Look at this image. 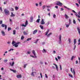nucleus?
<instances>
[{
    "label": "nucleus",
    "mask_w": 80,
    "mask_h": 80,
    "mask_svg": "<svg viewBox=\"0 0 80 80\" xmlns=\"http://www.w3.org/2000/svg\"><path fill=\"white\" fill-rule=\"evenodd\" d=\"M4 12L5 13V15H10V12L7 9H5Z\"/></svg>",
    "instance_id": "f257e3e1"
},
{
    "label": "nucleus",
    "mask_w": 80,
    "mask_h": 80,
    "mask_svg": "<svg viewBox=\"0 0 80 80\" xmlns=\"http://www.w3.org/2000/svg\"><path fill=\"white\" fill-rule=\"evenodd\" d=\"M32 53L33 54L34 56L32 55H30V56L31 57H32V58H37V56H36V53L34 50L32 51Z\"/></svg>",
    "instance_id": "f03ea898"
},
{
    "label": "nucleus",
    "mask_w": 80,
    "mask_h": 80,
    "mask_svg": "<svg viewBox=\"0 0 80 80\" xmlns=\"http://www.w3.org/2000/svg\"><path fill=\"white\" fill-rule=\"evenodd\" d=\"M56 5H58L60 7H62V5H63V4L60 1H57L56 3Z\"/></svg>",
    "instance_id": "7ed1b4c3"
},
{
    "label": "nucleus",
    "mask_w": 80,
    "mask_h": 80,
    "mask_svg": "<svg viewBox=\"0 0 80 80\" xmlns=\"http://www.w3.org/2000/svg\"><path fill=\"white\" fill-rule=\"evenodd\" d=\"M69 24H66V27L67 28H68V27H69V25L72 23V20H71V19H69Z\"/></svg>",
    "instance_id": "20e7f679"
},
{
    "label": "nucleus",
    "mask_w": 80,
    "mask_h": 80,
    "mask_svg": "<svg viewBox=\"0 0 80 80\" xmlns=\"http://www.w3.org/2000/svg\"><path fill=\"white\" fill-rule=\"evenodd\" d=\"M59 40L58 43L59 44H61L62 43V35H61L59 36Z\"/></svg>",
    "instance_id": "39448f33"
},
{
    "label": "nucleus",
    "mask_w": 80,
    "mask_h": 80,
    "mask_svg": "<svg viewBox=\"0 0 80 80\" xmlns=\"http://www.w3.org/2000/svg\"><path fill=\"white\" fill-rule=\"evenodd\" d=\"M20 42H16L15 44H14L13 45V46H14L15 47H18V44H20Z\"/></svg>",
    "instance_id": "423d86ee"
},
{
    "label": "nucleus",
    "mask_w": 80,
    "mask_h": 80,
    "mask_svg": "<svg viewBox=\"0 0 80 80\" xmlns=\"http://www.w3.org/2000/svg\"><path fill=\"white\" fill-rule=\"evenodd\" d=\"M1 27H2V28H4V27H5V30H7V26L6 25H5V24H2Z\"/></svg>",
    "instance_id": "0eeeda50"
},
{
    "label": "nucleus",
    "mask_w": 80,
    "mask_h": 80,
    "mask_svg": "<svg viewBox=\"0 0 80 80\" xmlns=\"http://www.w3.org/2000/svg\"><path fill=\"white\" fill-rule=\"evenodd\" d=\"M71 71L72 73H73V75H74V76H75V69H73V70H72V68H71Z\"/></svg>",
    "instance_id": "6e6552de"
},
{
    "label": "nucleus",
    "mask_w": 80,
    "mask_h": 80,
    "mask_svg": "<svg viewBox=\"0 0 80 80\" xmlns=\"http://www.w3.org/2000/svg\"><path fill=\"white\" fill-rule=\"evenodd\" d=\"M41 24V25H44V24H45V22H44V19H42Z\"/></svg>",
    "instance_id": "1a4fd4ad"
},
{
    "label": "nucleus",
    "mask_w": 80,
    "mask_h": 80,
    "mask_svg": "<svg viewBox=\"0 0 80 80\" xmlns=\"http://www.w3.org/2000/svg\"><path fill=\"white\" fill-rule=\"evenodd\" d=\"M1 33L2 36H5V32L3 31H1Z\"/></svg>",
    "instance_id": "9d476101"
},
{
    "label": "nucleus",
    "mask_w": 80,
    "mask_h": 80,
    "mask_svg": "<svg viewBox=\"0 0 80 80\" xmlns=\"http://www.w3.org/2000/svg\"><path fill=\"white\" fill-rule=\"evenodd\" d=\"M38 31V30L37 29L35 30L34 31L32 32V34H33V35H35V33H37Z\"/></svg>",
    "instance_id": "9b49d317"
},
{
    "label": "nucleus",
    "mask_w": 80,
    "mask_h": 80,
    "mask_svg": "<svg viewBox=\"0 0 80 80\" xmlns=\"http://www.w3.org/2000/svg\"><path fill=\"white\" fill-rule=\"evenodd\" d=\"M9 63L10 65L11 66V67H13V65H14V63H15L14 62H13L12 63V62H10Z\"/></svg>",
    "instance_id": "f8f14e48"
},
{
    "label": "nucleus",
    "mask_w": 80,
    "mask_h": 80,
    "mask_svg": "<svg viewBox=\"0 0 80 80\" xmlns=\"http://www.w3.org/2000/svg\"><path fill=\"white\" fill-rule=\"evenodd\" d=\"M53 65H55L57 71H58V66H57V65L55 63H53Z\"/></svg>",
    "instance_id": "ddd939ff"
},
{
    "label": "nucleus",
    "mask_w": 80,
    "mask_h": 80,
    "mask_svg": "<svg viewBox=\"0 0 80 80\" xmlns=\"http://www.w3.org/2000/svg\"><path fill=\"white\" fill-rule=\"evenodd\" d=\"M17 77L18 78H22V75H17Z\"/></svg>",
    "instance_id": "4468645a"
},
{
    "label": "nucleus",
    "mask_w": 80,
    "mask_h": 80,
    "mask_svg": "<svg viewBox=\"0 0 80 80\" xmlns=\"http://www.w3.org/2000/svg\"><path fill=\"white\" fill-rule=\"evenodd\" d=\"M36 73V72H33V70H32V72L31 74V75L34 76V73Z\"/></svg>",
    "instance_id": "2eb2a0df"
},
{
    "label": "nucleus",
    "mask_w": 80,
    "mask_h": 80,
    "mask_svg": "<svg viewBox=\"0 0 80 80\" xmlns=\"http://www.w3.org/2000/svg\"><path fill=\"white\" fill-rule=\"evenodd\" d=\"M33 17L32 16L30 18V22H33Z\"/></svg>",
    "instance_id": "dca6fc26"
},
{
    "label": "nucleus",
    "mask_w": 80,
    "mask_h": 80,
    "mask_svg": "<svg viewBox=\"0 0 80 80\" xmlns=\"http://www.w3.org/2000/svg\"><path fill=\"white\" fill-rule=\"evenodd\" d=\"M49 30L48 29L47 31L45 33V35L46 36H47L48 35V32H49Z\"/></svg>",
    "instance_id": "f3484780"
},
{
    "label": "nucleus",
    "mask_w": 80,
    "mask_h": 80,
    "mask_svg": "<svg viewBox=\"0 0 80 80\" xmlns=\"http://www.w3.org/2000/svg\"><path fill=\"white\" fill-rule=\"evenodd\" d=\"M10 71H12L14 73H17V71L16 70H13L12 69H10Z\"/></svg>",
    "instance_id": "a211bd4d"
},
{
    "label": "nucleus",
    "mask_w": 80,
    "mask_h": 80,
    "mask_svg": "<svg viewBox=\"0 0 80 80\" xmlns=\"http://www.w3.org/2000/svg\"><path fill=\"white\" fill-rule=\"evenodd\" d=\"M64 8H66L67 10H72V9H71V8H68L67 7L65 6H64Z\"/></svg>",
    "instance_id": "6ab92c4d"
},
{
    "label": "nucleus",
    "mask_w": 80,
    "mask_h": 80,
    "mask_svg": "<svg viewBox=\"0 0 80 80\" xmlns=\"http://www.w3.org/2000/svg\"><path fill=\"white\" fill-rule=\"evenodd\" d=\"M65 17L66 19H67V18H69V17L66 14H65Z\"/></svg>",
    "instance_id": "aec40b11"
},
{
    "label": "nucleus",
    "mask_w": 80,
    "mask_h": 80,
    "mask_svg": "<svg viewBox=\"0 0 80 80\" xmlns=\"http://www.w3.org/2000/svg\"><path fill=\"white\" fill-rule=\"evenodd\" d=\"M23 35H27L28 34V33H27V32H26V31H24L23 32Z\"/></svg>",
    "instance_id": "412c9836"
},
{
    "label": "nucleus",
    "mask_w": 80,
    "mask_h": 80,
    "mask_svg": "<svg viewBox=\"0 0 80 80\" xmlns=\"http://www.w3.org/2000/svg\"><path fill=\"white\" fill-rule=\"evenodd\" d=\"M76 43H77V39H75L74 40V45H75L76 44Z\"/></svg>",
    "instance_id": "4be33fe9"
},
{
    "label": "nucleus",
    "mask_w": 80,
    "mask_h": 80,
    "mask_svg": "<svg viewBox=\"0 0 80 80\" xmlns=\"http://www.w3.org/2000/svg\"><path fill=\"white\" fill-rule=\"evenodd\" d=\"M77 30L78 31V32L80 35V29L79 28H77Z\"/></svg>",
    "instance_id": "5701e85b"
},
{
    "label": "nucleus",
    "mask_w": 80,
    "mask_h": 80,
    "mask_svg": "<svg viewBox=\"0 0 80 80\" xmlns=\"http://www.w3.org/2000/svg\"><path fill=\"white\" fill-rule=\"evenodd\" d=\"M52 34V32L50 33H49L48 34V35H47V37H50V35H51Z\"/></svg>",
    "instance_id": "b1692460"
},
{
    "label": "nucleus",
    "mask_w": 80,
    "mask_h": 80,
    "mask_svg": "<svg viewBox=\"0 0 80 80\" xmlns=\"http://www.w3.org/2000/svg\"><path fill=\"white\" fill-rule=\"evenodd\" d=\"M39 27L41 28V29L42 30H43V26L42 25H40L39 26Z\"/></svg>",
    "instance_id": "393cba45"
},
{
    "label": "nucleus",
    "mask_w": 80,
    "mask_h": 80,
    "mask_svg": "<svg viewBox=\"0 0 80 80\" xmlns=\"http://www.w3.org/2000/svg\"><path fill=\"white\" fill-rule=\"evenodd\" d=\"M40 19H38L36 21V22L37 23H39L40 22Z\"/></svg>",
    "instance_id": "a878e982"
},
{
    "label": "nucleus",
    "mask_w": 80,
    "mask_h": 80,
    "mask_svg": "<svg viewBox=\"0 0 80 80\" xmlns=\"http://www.w3.org/2000/svg\"><path fill=\"white\" fill-rule=\"evenodd\" d=\"M68 41H69V44H70V43H71V42H72L71 41V39H70V38H69Z\"/></svg>",
    "instance_id": "bb28decb"
},
{
    "label": "nucleus",
    "mask_w": 80,
    "mask_h": 80,
    "mask_svg": "<svg viewBox=\"0 0 80 80\" xmlns=\"http://www.w3.org/2000/svg\"><path fill=\"white\" fill-rule=\"evenodd\" d=\"M38 40H39V39H37L36 40V41L35 42H34V43H36V44H37V42H38Z\"/></svg>",
    "instance_id": "cd10ccee"
},
{
    "label": "nucleus",
    "mask_w": 80,
    "mask_h": 80,
    "mask_svg": "<svg viewBox=\"0 0 80 80\" xmlns=\"http://www.w3.org/2000/svg\"><path fill=\"white\" fill-rule=\"evenodd\" d=\"M15 14L13 13V12H11V17H15Z\"/></svg>",
    "instance_id": "c85d7f7f"
},
{
    "label": "nucleus",
    "mask_w": 80,
    "mask_h": 80,
    "mask_svg": "<svg viewBox=\"0 0 80 80\" xmlns=\"http://www.w3.org/2000/svg\"><path fill=\"white\" fill-rule=\"evenodd\" d=\"M43 53H46L47 52V51L44 49H43V51H42Z\"/></svg>",
    "instance_id": "c756f323"
},
{
    "label": "nucleus",
    "mask_w": 80,
    "mask_h": 80,
    "mask_svg": "<svg viewBox=\"0 0 80 80\" xmlns=\"http://www.w3.org/2000/svg\"><path fill=\"white\" fill-rule=\"evenodd\" d=\"M75 15H76V16L77 17H78V18H80V16L79 15L77 14H75Z\"/></svg>",
    "instance_id": "7c9ffc66"
},
{
    "label": "nucleus",
    "mask_w": 80,
    "mask_h": 80,
    "mask_svg": "<svg viewBox=\"0 0 80 80\" xmlns=\"http://www.w3.org/2000/svg\"><path fill=\"white\" fill-rule=\"evenodd\" d=\"M75 58V57L74 56H72L71 59V60H73V58Z\"/></svg>",
    "instance_id": "2f4dec72"
},
{
    "label": "nucleus",
    "mask_w": 80,
    "mask_h": 80,
    "mask_svg": "<svg viewBox=\"0 0 80 80\" xmlns=\"http://www.w3.org/2000/svg\"><path fill=\"white\" fill-rule=\"evenodd\" d=\"M27 24H28V21L26 20L25 22V25L26 26L27 25Z\"/></svg>",
    "instance_id": "473e14b6"
},
{
    "label": "nucleus",
    "mask_w": 80,
    "mask_h": 80,
    "mask_svg": "<svg viewBox=\"0 0 80 80\" xmlns=\"http://www.w3.org/2000/svg\"><path fill=\"white\" fill-rule=\"evenodd\" d=\"M32 40V38H28L27 40V41H28H28H29V40Z\"/></svg>",
    "instance_id": "72a5a7b5"
},
{
    "label": "nucleus",
    "mask_w": 80,
    "mask_h": 80,
    "mask_svg": "<svg viewBox=\"0 0 80 80\" xmlns=\"http://www.w3.org/2000/svg\"><path fill=\"white\" fill-rule=\"evenodd\" d=\"M15 43H16V42H15V41H12V45H14V44H15Z\"/></svg>",
    "instance_id": "f704fd0d"
},
{
    "label": "nucleus",
    "mask_w": 80,
    "mask_h": 80,
    "mask_svg": "<svg viewBox=\"0 0 80 80\" xmlns=\"http://www.w3.org/2000/svg\"><path fill=\"white\" fill-rule=\"evenodd\" d=\"M3 61L5 63H7V62H8V60L7 59H5L3 60Z\"/></svg>",
    "instance_id": "c9c22d12"
},
{
    "label": "nucleus",
    "mask_w": 80,
    "mask_h": 80,
    "mask_svg": "<svg viewBox=\"0 0 80 80\" xmlns=\"http://www.w3.org/2000/svg\"><path fill=\"white\" fill-rule=\"evenodd\" d=\"M15 9L16 10H18V7H15Z\"/></svg>",
    "instance_id": "e433bc0d"
},
{
    "label": "nucleus",
    "mask_w": 80,
    "mask_h": 80,
    "mask_svg": "<svg viewBox=\"0 0 80 80\" xmlns=\"http://www.w3.org/2000/svg\"><path fill=\"white\" fill-rule=\"evenodd\" d=\"M15 33H16V31L13 30V35H15Z\"/></svg>",
    "instance_id": "4c0bfd02"
},
{
    "label": "nucleus",
    "mask_w": 80,
    "mask_h": 80,
    "mask_svg": "<svg viewBox=\"0 0 80 80\" xmlns=\"http://www.w3.org/2000/svg\"><path fill=\"white\" fill-rule=\"evenodd\" d=\"M73 22L74 24H75V23H76V21L75 19H73Z\"/></svg>",
    "instance_id": "58836bf2"
},
{
    "label": "nucleus",
    "mask_w": 80,
    "mask_h": 80,
    "mask_svg": "<svg viewBox=\"0 0 80 80\" xmlns=\"http://www.w3.org/2000/svg\"><path fill=\"white\" fill-rule=\"evenodd\" d=\"M59 66H60V70H62V66L60 64L59 65Z\"/></svg>",
    "instance_id": "ea45409f"
},
{
    "label": "nucleus",
    "mask_w": 80,
    "mask_h": 80,
    "mask_svg": "<svg viewBox=\"0 0 80 80\" xmlns=\"http://www.w3.org/2000/svg\"><path fill=\"white\" fill-rule=\"evenodd\" d=\"M24 38H25V37H23V36H22L21 38V40H23Z\"/></svg>",
    "instance_id": "a19ab883"
},
{
    "label": "nucleus",
    "mask_w": 80,
    "mask_h": 80,
    "mask_svg": "<svg viewBox=\"0 0 80 80\" xmlns=\"http://www.w3.org/2000/svg\"><path fill=\"white\" fill-rule=\"evenodd\" d=\"M49 24H50V22H48V23L46 24V25H47V26H48Z\"/></svg>",
    "instance_id": "79ce46f5"
},
{
    "label": "nucleus",
    "mask_w": 80,
    "mask_h": 80,
    "mask_svg": "<svg viewBox=\"0 0 80 80\" xmlns=\"http://www.w3.org/2000/svg\"><path fill=\"white\" fill-rule=\"evenodd\" d=\"M10 11H12V12H13V11L14 10V9H13V8H11V9H10Z\"/></svg>",
    "instance_id": "37998d69"
},
{
    "label": "nucleus",
    "mask_w": 80,
    "mask_h": 80,
    "mask_svg": "<svg viewBox=\"0 0 80 80\" xmlns=\"http://www.w3.org/2000/svg\"><path fill=\"white\" fill-rule=\"evenodd\" d=\"M69 77H70L71 78H73V76L72 75H71V74H69Z\"/></svg>",
    "instance_id": "c03bdc74"
},
{
    "label": "nucleus",
    "mask_w": 80,
    "mask_h": 80,
    "mask_svg": "<svg viewBox=\"0 0 80 80\" xmlns=\"http://www.w3.org/2000/svg\"><path fill=\"white\" fill-rule=\"evenodd\" d=\"M27 64H24V68H26V66H27Z\"/></svg>",
    "instance_id": "a18cd8bd"
},
{
    "label": "nucleus",
    "mask_w": 80,
    "mask_h": 80,
    "mask_svg": "<svg viewBox=\"0 0 80 80\" xmlns=\"http://www.w3.org/2000/svg\"><path fill=\"white\" fill-rule=\"evenodd\" d=\"M21 26L22 27H26V26L23 24H22Z\"/></svg>",
    "instance_id": "49530a36"
},
{
    "label": "nucleus",
    "mask_w": 80,
    "mask_h": 80,
    "mask_svg": "<svg viewBox=\"0 0 80 80\" xmlns=\"http://www.w3.org/2000/svg\"><path fill=\"white\" fill-rule=\"evenodd\" d=\"M78 42H79L78 44V45H79L80 44V38H79V39L78 40Z\"/></svg>",
    "instance_id": "de8ad7c7"
},
{
    "label": "nucleus",
    "mask_w": 80,
    "mask_h": 80,
    "mask_svg": "<svg viewBox=\"0 0 80 80\" xmlns=\"http://www.w3.org/2000/svg\"><path fill=\"white\" fill-rule=\"evenodd\" d=\"M12 30V28H8V31H10V30Z\"/></svg>",
    "instance_id": "09e8293b"
},
{
    "label": "nucleus",
    "mask_w": 80,
    "mask_h": 80,
    "mask_svg": "<svg viewBox=\"0 0 80 80\" xmlns=\"http://www.w3.org/2000/svg\"><path fill=\"white\" fill-rule=\"evenodd\" d=\"M13 49H10L9 51H8V52H10L11 51H13Z\"/></svg>",
    "instance_id": "8fccbe9b"
},
{
    "label": "nucleus",
    "mask_w": 80,
    "mask_h": 80,
    "mask_svg": "<svg viewBox=\"0 0 80 80\" xmlns=\"http://www.w3.org/2000/svg\"><path fill=\"white\" fill-rule=\"evenodd\" d=\"M58 60H60V58H61V57L59 56H58Z\"/></svg>",
    "instance_id": "3c124183"
},
{
    "label": "nucleus",
    "mask_w": 80,
    "mask_h": 80,
    "mask_svg": "<svg viewBox=\"0 0 80 80\" xmlns=\"http://www.w3.org/2000/svg\"><path fill=\"white\" fill-rule=\"evenodd\" d=\"M72 12H73V13H77V12H75V11L73 10H72Z\"/></svg>",
    "instance_id": "603ef678"
},
{
    "label": "nucleus",
    "mask_w": 80,
    "mask_h": 80,
    "mask_svg": "<svg viewBox=\"0 0 80 80\" xmlns=\"http://www.w3.org/2000/svg\"><path fill=\"white\" fill-rule=\"evenodd\" d=\"M74 45V50H75V48H76V45L75 44V45Z\"/></svg>",
    "instance_id": "864d4df0"
},
{
    "label": "nucleus",
    "mask_w": 80,
    "mask_h": 80,
    "mask_svg": "<svg viewBox=\"0 0 80 80\" xmlns=\"http://www.w3.org/2000/svg\"><path fill=\"white\" fill-rule=\"evenodd\" d=\"M3 23V21L2 20L0 21V24H2V23Z\"/></svg>",
    "instance_id": "5fc2aeb1"
},
{
    "label": "nucleus",
    "mask_w": 80,
    "mask_h": 80,
    "mask_svg": "<svg viewBox=\"0 0 80 80\" xmlns=\"http://www.w3.org/2000/svg\"><path fill=\"white\" fill-rule=\"evenodd\" d=\"M53 18H56V15L55 14H53Z\"/></svg>",
    "instance_id": "6e6d98bb"
},
{
    "label": "nucleus",
    "mask_w": 80,
    "mask_h": 80,
    "mask_svg": "<svg viewBox=\"0 0 80 80\" xmlns=\"http://www.w3.org/2000/svg\"><path fill=\"white\" fill-rule=\"evenodd\" d=\"M46 7L48 8H50V6H46Z\"/></svg>",
    "instance_id": "4d7b16f0"
},
{
    "label": "nucleus",
    "mask_w": 80,
    "mask_h": 80,
    "mask_svg": "<svg viewBox=\"0 0 80 80\" xmlns=\"http://www.w3.org/2000/svg\"><path fill=\"white\" fill-rule=\"evenodd\" d=\"M46 6L45 5H44L43 6H42V8L43 9H44L45 8V7Z\"/></svg>",
    "instance_id": "13d9d810"
},
{
    "label": "nucleus",
    "mask_w": 80,
    "mask_h": 80,
    "mask_svg": "<svg viewBox=\"0 0 80 80\" xmlns=\"http://www.w3.org/2000/svg\"><path fill=\"white\" fill-rule=\"evenodd\" d=\"M7 3V1H6L4 2V5H5V4H6Z\"/></svg>",
    "instance_id": "bf43d9fd"
},
{
    "label": "nucleus",
    "mask_w": 80,
    "mask_h": 80,
    "mask_svg": "<svg viewBox=\"0 0 80 80\" xmlns=\"http://www.w3.org/2000/svg\"><path fill=\"white\" fill-rule=\"evenodd\" d=\"M76 5H77V6L78 7H79V5H78V3H76Z\"/></svg>",
    "instance_id": "052dcab7"
},
{
    "label": "nucleus",
    "mask_w": 80,
    "mask_h": 80,
    "mask_svg": "<svg viewBox=\"0 0 80 80\" xmlns=\"http://www.w3.org/2000/svg\"><path fill=\"white\" fill-rule=\"evenodd\" d=\"M45 42H42V45H45Z\"/></svg>",
    "instance_id": "680f3d73"
},
{
    "label": "nucleus",
    "mask_w": 80,
    "mask_h": 80,
    "mask_svg": "<svg viewBox=\"0 0 80 80\" xmlns=\"http://www.w3.org/2000/svg\"><path fill=\"white\" fill-rule=\"evenodd\" d=\"M16 30H19V28H18V27H17L16 28Z\"/></svg>",
    "instance_id": "e2e57ef3"
},
{
    "label": "nucleus",
    "mask_w": 80,
    "mask_h": 80,
    "mask_svg": "<svg viewBox=\"0 0 80 80\" xmlns=\"http://www.w3.org/2000/svg\"><path fill=\"white\" fill-rule=\"evenodd\" d=\"M55 8H57L58 9V6H55Z\"/></svg>",
    "instance_id": "0e129e2a"
},
{
    "label": "nucleus",
    "mask_w": 80,
    "mask_h": 80,
    "mask_svg": "<svg viewBox=\"0 0 80 80\" xmlns=\"http://www.w3.org/2000/svg\"><path fill=\"white\" fill-rule=\"evenodd\" d=\"M30 53L31 52L30 51H28L27 52V53H28V54H30Z\"/></svg>",
    "instance_id": "69168bd1"
},
{
    "label": "nucleus",
    "mask_w": 80,
    "mask_h": 80,
    "mask_svg": "<svg viewBox=\"0 0 80 80\" xmlns=\"http://www.w3.org/2000/svg\"><path fill=\"white\" fill-rule=\"evenodd\" d=\"M61 11H63V8H61Z\"/></svg>",
    "instance_id": "338daca9"
},
{
    "label": "nucleus",
    "mask_w": 80,
    "mask_h": 80,
    "mask_svg": "<svg viewBox=\"0 0 80 80\" xmlns=\"http://www.w3.org/2000/svg\"><path fill=\"white\" fill-rule=\"evenodd\" d=\"M9 22H12V19H9Z\"/></svg>",
    "instance_id": "774afa93"
}]
</instances>
